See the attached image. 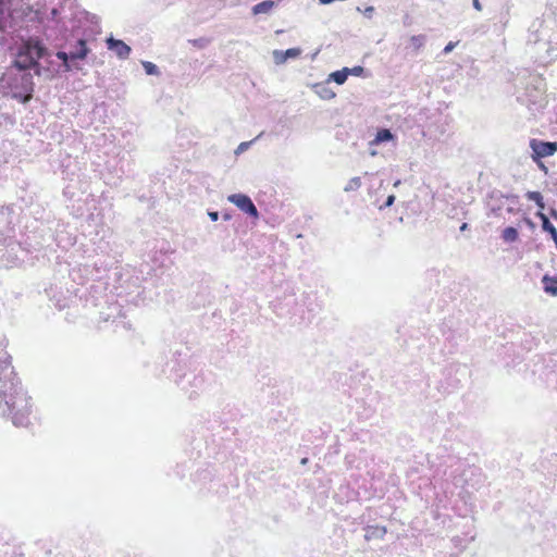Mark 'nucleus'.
Returning a JSON list of instances; mask_svg holds the SVG:
<instances>
[{"label":"nucleus","mask_w":557,"mask_h":557,"mask_svg":"<svg viewBox=\"0 0 557 557\" xmlns=\"http://www.w3.org/2000/svg\"><path fill=\"white\" fill-rule=\"evenodd\" d=\"M502 238L504 242L512 244L519 239V231L515 226H506L502 231Z\"/></svg>","instance_id":"nucleus-22"},{"label":"nucleus","mask_w":557,"mask_h":557,"mask_svg":"<svg viewBox=\"0 0 557 557\" xmlns=\"http://www.w3.org/2000/svg\"><path fill=\"white\" fill-rule=\"evenodd\" d=\"M357 11L361 12V9L359 7H357ZM375 12V8L372 7V5H368L364 8V10H362V14L364 15V17L371 20L373 17V14Z\"/></svg>","instance_id":"nucleus-32"},{"label":"nucleus","mask_w":557,"mask_h":557,"mask_svg":"<svg viewBox=\"0 0 557 557\" xmlns=\"http://www.w3.org/2000/svg\"><path fill=\"white\" fill-rule=\"evenodd\" d=\"M487 198L490 200L500 201V200H510L511 202H518V196L515 194H504L500 190L494 189L488 193Z\"/></svg>","instance_id":"nucleus-21"},{"label":"nucleus","mask_w":557,"mask_h":557,"mask_svg":"<svg viewBox=\"0 0 557 557\" xmlns=\"http://www.w3.org/2000/svg\"><path fill=\"white\" fill-rule=\"evenodd\" d=\"M175 383L183 389L188 391V385L200 389L203 384V377L194 374L193 372L184 373L183 375H175L173 379Z\"/></svg>","instance_id":"nucleus-10"},{"label":"nucleus","mask_w":557,"mask_h":557,"mask_svg":"<svg viewBox=\"0 0 557 557\" xmlns=\"http://www.w3.org/2000/svg\"><path fill=\"white\" fill-rule=\"evenodd\" d=\"M366 72H367V70L361 65L348 67V76L352 75V76L362 77V76H364Z\"/></svg>","instance_id":"nucleus-30"},{"label":"nucleus","mask_w":557,"mask_h":557,"mask_svg":"<svg viewBox=\"0 0 557 557\" xmlns=\"http://www.w3.org/2000/svg\"><path fill=\"white\" fill-rule=\"evenodd\" d=\"M107 48L114 52L115 55L120 60H126L129 58V54L132 52V48L125 44L122 39H116L112 35H110L106 39Z\"/></svg>","instance_id":"nucleus-9"},{"label":"nucleus","mask_w":557,"mask_h":557,"mask_svg":"<svg viewBox=\"0 0 557 557\" xmlns=\"http://www.w3.org/2000/svg\"><path fill=\"white\" fill-rule=\"evenodd\" d=\"M541 169L547 171L546 166L544 164H541Z\"/></svg>","instance_id":"nucleus-49"},{"label":"nucleus","mask_w":557,"mask_h":557,"mask_svg":"<svg viewBox=\"0 0 557 557\" xmlns=\"http://www.w3.org/2000/svg\"><path fill=\"white\" fill-rule=\"evenodd\" d=\"M348 78V67L345 66L329 74L327 83L334 82L337 85H343Z\"/></svg>","instance_id":"nucleus-20"},{"label":"nucleus","mask_w":557,"mask_h":557,"mask_svg":"<svg viewBox=\"0 0 557 557\" xmlns=\"http://www.w3.org/2000/svg\"><path fill=\"white\" fill-rule=\"evenodd\" d=\"M208 216L210 218V220L212 222H216L220 218V213H219V211L208 210Z\"/></svg>","instance_id":"nucleus-39"},{"label":"nucleus","mask_w":557,"mask_h":557,"mask_svg":"<svg viewBox=\"0 0 557 557\" xmlns=\"http://www.w3.org/2000/svg\"><path fill=\"white\" fill-rule=\"evenodd\" d=\"M401 184L400 180H396L393 184L394 187H398Z\"/></svg>","instance_id":"nucleus-44"},{"label":"nucleus","mask_w":557,"mask_h":557,"mask_svg":"<svg viewBox=\"0 0 557 557\" xmlns=\"http://www.w3.org/2000/svg\"><path fill=\"white\" fill-rule=\"evenodd\" d=\"M231 218H232V215L228 212H224L223 213V220L224 221H228V220H231Z\"/></svg>","instance_id":"nucleus-43"},{"label":"nucleus","mask_w":557,"mask_h":557,"mask_svg":"<svg viewBox=\"0 0 557 557\" xmlns=\"http://www.w3.org/2000/svg\"><path fill=\"white\" fill-rule=\"evenodd\" d=\"M32 398L24 389L16 373L0 380V416L10 420L16 428L30 424Z\"/></svg>","instance_id":"nucleus-1"},{"label":"nucleus","mask_w":557,"mask_h":557,"mask_svg":"<svg viewBox=\"0 0 557 557\" xmlns=\"http://www.w3.org/2000/svg\"><path fill=\"white\" fill-rule=\"evenodd\" d=\"M387 532L384 525H368L366 528L364 539L366 541L382 540Z\"/></svg>","instance_id":"nucleus-17"},{"label":"nucleus","mask_w":557,"mask_h":557,"mask_svg":"<svg viewBox=\"0 0 557 557\" xmlns=\"http://www.w3.org/2000/svg\"><path fill=\"white\" fill-rule=\"evenodd\" d=\"M544 209H539L535 213V216L540 219L541 226L543 227L546 224L550 223L549 218L543 212Z\"/></svg>","instance_id":"nucleus-33"},{"label":"nucleus","mask_w":557,"mask_h":557,"mask_svg":"<svg viewBox=\"0 0 557 557\" xmlns=\"http://www.w3.org/2000/svg\"><path fill=\"white\" fill-rule=\"evenodd\" d=\"M542 230L543 232L549 234L550 238L555 244V247L557 248V228L554 226V224L552 222L548 224L545 223Z\"/></svg>","instance_id":"nucleus-28"},{"label":"nucleus","mask_w":557,"mask_h":557,"mask_svg":"<svg viewBox=\"0 0 557 557\" xmlns=\"http://www.w3.org/2000/svg\"><path fill=\"white\" fill-rule=\"evenodd\" d=\"M55 57L61 60V66L63 67V71L64 72H72L74 70L78 71L81 70L82 67L78 65V64H75L72 60V57H71V53L70 51L69 52H65V51H62V50H59L57 53H55Z\"/></svg>","instance_id":"nucleus-16"},{"label":"nucleus","mask_w":557,"mask_h":557,"mask_svg":"<svg viewBox=\"0 0 557 557\" xmlns=\"http://www.w3.org/2000/svg\"><path fill=\"white\" fill-rule=\"evenodd\" d=\"M525 198L536 205L539 209L545 208L544 197L537 190H529L525 193Z\"/></svg>","instance_id":"nucleus-23"},{"label":"nucleus","mask_w":557,"mask_h":557,"mask_svg":"<svg viewBox=\"0 0 557 557\" xmlns=\"http://www.w3.org/2000/svg\"><path fill=\"white\" fill-rule=\"evenodd\" d=\"M487 206L490 208L491 213L494 216H499L500 215V211H502V208H503V200H500V201L490 200Z\"/></svg>","instance_id":"nucleus-29"},{"label":"nucleus","mask_w":557,"mask_h":557,"mask_svg":"<svg viewBox=\"0 0 557 557\" xmlns=\"http://www.w3.org/2000/svg\"><path fill=\"white\" fill-rule=\"evenodd\" d=\"M308 461H309V459H308L307 457H305V458H302V459L300 460V463H301V465H307V463H308Z\"/></svg>","instance_id":"nucleus-45"},{"label":"nucleus","mask_w":557,"mask_h":557,"mask_svg":"<svg viewBox=\"0 0 557 557\" xmlns=\"http://www.w3.org/2000/svg\"><path fill=\"white\" fill-rule=\"evenodd\" d=\"M91 52L90 48L87 45V40L85 37H81L76 40L75 45L70 50L72 60L75 64H78L79 61L86 60L88 54Z\"/></svg>","instance_id":"nucleus-12"},{"label":"nucleus","mask_w":557,"mask_h":557,"mask_svg":"<svg viewBox=\"0 0 557 557\" xmlns=\"http://www.w3.org/2000/svg\"><path fill=\"white\" fill-rule=\"evenodd\" d=\"M395 200H396V196H395L394 194L388 195V196L386 197L385 201L383 202V205H381V206L379 207V209H380V210H384V209H386V208L392 207V206L394 205Z\"/></svg>","instance_id":"nucleus-31"},{"label":"nucleus","mask_w":557,"mask_h":557,"mask_svg":"<svg viewBox=\"0 0 557 557\" xmlns=\"http://www.w3.org/2000/svg\"><path fill=\"white\" fill-rule=\"evenodd\" d=\"M8 87L10 89L9 96L12 99L26 104L33 98L35 91L33 74L22 72L21 75L10 78Z\"/></svg>","instance_id":"nucleus-4"},{"label":"nucleus","mask_w":557,"mask_h":557,"mask_svg":"<svg viewBox=\"0 0 557 557\" xmlns=\"http://www.w3.org/2000/svg\"><path fill=\"white\" fill-rule=\"evenodd\" d=\"M468 227H469V224H468V223H466V222H463V223L460 225L459 231H460V232H465V231H467V230H468Z\"/></svg>","instance_id":"nucleus-42"},{"label":"nucleus","mask_w":557,"mask_h":557,"mask_svg":"<svg viewBox=\"0 0 557 557\" xmlns=\"http://www.w3.org/2000/svg\"><path fill=\"white\" fill-rule=\"evenodd\" d=\"M549 215H550L555 221H557V209H555V208H550V210H549Z\"/></svg>","instance_id":"nucleus-41"},{"label":"nucleus","mask_w":557,"mask_h":557,"mask_svg":"<svg viewBox=\"0 0 557 557\" xmlns=\"http://www.w3.org/2000/svg\"><path fill=\"white\" fill-rule=\"evenodd\" d=\"M524 224L531 230L534 231L536 227V224L533 222V220L529 216H523Z\"/></svg>","instance_id":"nucleus-37"},{"label":"nucleus","mask_w":557,"mask_h":557,"mask_svg":"<svg viewBox=\"0 0 557 557\" xmlns=\"http://www.w3.org/2000/svg\"><path fill=\"white\" fill-rule=\"evenodd\" d=\"M426 36L425 35H413L410 37L409 48L412 49V52L417 53L425 44Z\"/></svg>","instance_id":"nucleus-24"},{"label":"nucleus","mask_w":557,"mask_h":557,"mask_svg":"<svg viewBox=\"0 0 557 557\" xmlns=\"http://www.w3.org/2000/svg\"><path fill=\"white\" fill-rule=\"evenodd\" d=\"M84 15H85V18H86V21L88 23H90L91 25L98 26L99 18H98L97 15L91 14V13L86 12V11L84 12Z\"/></svg>","instance_id":"nucleus-34"},{"label":"nucleus","mask_w":557,"mask_h":557,"mask_svg":"<svg viewBox=\"0 0 557 557\" xmlns=\"http://www.w3.org/2000/svg\"><path fill=\"white\" fill-rule=\"evenodd\" d=\"M196 393H197V391H196V389H194V391H191V392H190V395H189V396L191 397V396H193V394H196Z\"/></svg>","instance_id":"nucleus-48"},{"label":"nucleus","mask_w":557,"mask_h":557,"mask_svg":"<svg viewBox=\"0 0 557 557\" xmlns=\"http://www.w3.org/2000/svg\"><path fill=\"white\" fill-rule=\"evenodd\" d=\"M329 83H320L313 86L314 92L323 100L335 98L336 94L329 87Z\"/></svg>","instance_id":"nucleus-18"},{"label":"nucleus","mask_w":557,"mask_h":557,"mask_svg":"<svg viewBox=\"0 0 557 557\" xmlns=\"http://www.w3.org/2000/svg\"><path fill=\"white\" fill-rule=\"evenodd\" d=\"M472 5L476 11H482V4L480 0H472Z\"/></svg>","instance_id":"nucleus-40"},{"label":"nucleus","mask_w":557,"mask_h":557,"mask_svg":"<svg viewBox=\"0 0 557 557\" xmlns=\"http://www.w3.org/2000/svg\"><path fill=\"white\" fill-rule=\"evenodd\" d=\"M376 154H377L376 150H374V149H370V156L374 157V156H376Z\"/></svg>","instance_id":"nucleus-46"},{"label":"nucleus","mask_w":557,"mask_h":557,"mask_svg":"<svg viewBox=\"0 0 557 557\" xmlns=\"http://www.w3.org/2000/svg\"><path fill=\"white\" fill-rule=\"evenodd\" d=\"M22 213L23 208L18 205H0V246H10Z\"/></svg>","instance_id":"nucleus-3"},{"label":"nucleus","mask_w":557,"mask_h":557,"mask_svg":"<svg viewBox=\"0 0 557 557\" xmlns=\"http://www.w3.org/2000/svg\"><path fill=\"white\" fill-rule=\"evenodd\" d=\"M361 187V178L359 176H355L348 181L346 186L344 187V191L349 193L357 190Z\"/></svg>","instance_id":"nucleus-25"},{"label":"nucleus","mask_w":557,"mask_h":557,"mask_svg":"<svg viewBox=\"0 0 557 557\" xmlns=\"http://www.w3.org/2000/svg\"><path fill=\"white\" fill-rule=\"evenodd\" d=\"M227 200L236 206L240 211L246 213L249 218L258 220L260 218V213L253 203L252 199L243 193L232 194L227 197Z\"/></svg>","instance_id":"nucleus-6"},{"label":"nucleus","mask_w":557,"mask_h":557,"mask_svg":"<svg viewBox=\"0 0 557 557\" xmlns=\"http://www.w3.org/2000/svg\"><path fill=\"white\" fill-rule=\"evenodd\" d=\"M275 7V1L273 0H263L258 2L251 8V13L253 15L259 14H268Z\"/></svg>","instance_id":"nucleus-19"},{"label":"nucleus","mask_w":557,"mask_h":557,"mask_svg":"<svg viewBox=\"0 0 557 557\" xmlns=\"http://www.w3.org/2000/svg\"><path fill=\"white\" fill-rule=\"evenodd\" d=\"M11 7L12 0H0V33L2 34H11L15 30Z\"/></svg>","instance_id":"nucleus-7"},{"label":"nucleus","mask_w":557,"mask_h":557,"mask_svg":"<svg viewBox=\"0 0 557 557\" xmlns=\"http://www.w3.org/2000/svg\"><path fill=\"white\" fill-rule=\"evenodd\" d=\"M191 42L195 47L203 49L208 45L209 40L207 38H197L194 39Z\"/></svg>","instance_id":"nucleus-36"},{"label":"nucleus","mask_w":557,"mask_h":557,"mask_svg":"<svg viewBox=\"0 0 557 557\" xmlns=\"http://www.w3.org/2000/svg\"><path fill=\"white\" fill-rule=\"evenodd\" d=\"M51 52L42 39L38 37H28L22 40L17 47L15 58L12 61V66L20 72L30 73L40 76L45 67L41 66L40 60H46L49 66L54 62L50 59Z\"/></svg>","instance_id":"nucleus-2"},{"label":"nucleus","mask_w":557,"mask_h":557,"mask_svg":"<svg viewBox=\"0 0 557 557\" xmlns=\"http://www.w3.org/2000/svg\"><path fill=\"white\" fill-rule=\"evenodd\" d=\"M395 139L396 135L389 128L380 127L377 128L373 139L370 140L369 146L371 148L385 143L394 141Z\"/></svg>","instance_id":"nucleus-14"},{"label":"nucleus","mask_w":557,"mask_h":557,"mask_svg":"<svg viewBox=\"0 0 557 557\" xmlns=\"http://www.w3.org/2000/svg\"><path fill=\"white\" fill-rule=\"evenodd\" d=\"M302 50L298 47L288 48L286 50H274L273 59L275 64H284L288 60H295L300 57Z\"/></svg>","instance_id":"nucleus-13"},{"label":"nucleus","mask_w":557,"mask_h":557,"mask_svg":"<svg viewBox=\"0 0 557 557\" xmlns=\"http://www.w3.org/2000/svg\"><path fill=\"white\" fill-rule=\"evenodd\" d=\"M250 145H251V141H243V143H240L237 146L236 150H235V154L243 153L244 151H246L250 147Z\"/></svg>","instance_id":"nucleus-35"},{"label":"nucleus","mask_w":557,"mask_h":557,"mask_svg":"<svg viewBox=\"0 0 557 557\" xmlns=\"http://www.w3.org/2000/svg\"><path fill=\"white\" fill-rule=\"evenodd\" d=\"M529 146L532 150V160L536 163L541 162L543 158L554 156L557 152V141L532 138Z\"/></svg>","instance_id":"nucleus-5"},{"label":"nucleus","mask_w":557,"mask_h":557,"mask_svg":"<svg viewBox=\"0 0 557 557\" xmlns=\"http://www.w3.org/2000/svg\"><path fill=\"white\" fill-rule=\"evenodd\" d=\"M458 42H454V41H449L445 47H444V50H443V53L444 54H448L449 52H451L454 50V48L457 46Z\"/></svg>","instance_id":"nucleus-38"},{"label":"nucleus","mask_w":557,"mask_h":557,"mask_svg":"<svg viewBox=\"0 0 557 557\" xmlns=\"http://www.w3.org/2000/svg\"><path fill=\"white\" fill-rule=\"evenodd\" d=\"M54 239V234L50 227L44 226L37 227L36 232H34L33 238L27 235V240H33L34 243H28L34 249H39L46 245H49V242Z\"/></svg>","instance_id":"nucleus-8"},{"label":"nucleus","mask_w":557,"mask_h":557,"mask_svg":"<svg viewBox=\"0 0 557 557\" xmlns=\"http://www.w3.org/2000/svg\"><path fill=\"white\" fill-rule=\"evenodd\" d=\"M541 282L544 293L553 297L557 296V274L549 275L546 273L542 276Z\"/></svg>","instance_id":"nucleus-15"},{"label":"nucleus","mask_w":557,"mask_h":557,"mask_svg":"<svg viewBox=\"0 0 557 557\" xmlns=\"http://www.w3.org/2000/svg\"><path fill=\"white\" fill-rule=\"evenodd\" d=\"M50 15H51V20L54 21L55 23H61L62 24V27L66 28V25H65V18H67L66 16H62L61 15V12L58 8H52L51 11H50Z\"/></svg>","instance_id":"nucleus-27"},{"label":"nucleus","mask_w":557,"mask_h":557,"mask_svg":"<svg viewBox=\"0 0 557 557\" xmlns=\"http://www.w3.org/2000/svg\"><path fill=\"white\" fill-rule=\"evenodd\" d=\"M507 212H509V213H513V212H515V210H513V208H512V207H508V208H507Z\"/></svg>","instance_id":"nucleus-47"},{"label":"nucleus","mask_w":557,"mask_h":557,"mask_svg":"<svg viewBox=\"0 0 557 557\" xmlns=\"http://www.w3.org/2000/svg\"><path fill=\"white\" fill-rule=\"evenodd\" d=\"M14 374V368L11 362V356L5 350V344L0 341V380H7Z\"/></svg>","instance_id":"nucleus-11"},{"label":"nucleus","mask_w":557,"mask_h":557,"mask_svg":"<svg viewBox=\"0 0 557 557\" xmlns=\"http://www.w3.org/2000/svg\"><path fill=\"white\" fill-rule=\"evenodd\" d=\"M141 64L147 75H158L160 73L158 65L150 61H143Z\"/></svg>","instance_id":"nucleus-26"}]
</instances>
